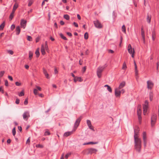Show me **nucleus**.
Returning a JSON list of instances; mask_svg holds the SVG:
<instances>
[{"mask_svg": "<svg viewBox=\"0 0 159 159\" xmlns=\"http://www.w3.org/2000/svg\"><path fill=\"white\" fill-rule=\"evenodd\" d=\"M18 129L20 132L22 131V128L21 126H18Z\"/></svg>", "mask_w": 159, "mask_h": 159, "instance_id": "nucleus-58", "label": "nucleus"}, {"mask_svg": "<svg viewBox=\"0 0 159 159\" xmlns=\"http://www.w3.org/2000/svg\"><path fill=\"white\" fill-rule=\"evenodd\" d=\"M88 127H89V128L90 129H91L93 131H95L94 130V129L92 128V125H91L89 126Z\"/></svg>", "mask_w": 159, "mask_h": 159, "instance_id": "nucleus-54", "label": "nucleus"}, {"mask_svg": "<svg viewBox=\"0 0 159 159\" xmlns=\"http://www.w3.org/2000/svg\"><path fill=\"white\" fill-rule=\"evenodd\" d=\"M77 17L79 20L81 19V17L79 14H78L77 15Z\"/></svg>", "mask_w": 159, "mask_h": 159, "instance_id": "nucleus-63", "label": "nucleus"}, {"mask_svg": "<svg viewBox=\"0 0 159 159\" xmlns=\"http://www.w3.org/2000/svg\"><path fill=\"white\" fill-rule=\"evenodd\" d=\"M16 34L17 35H18L20 34V27L19 26H18L16 27Z\"/></svg>", "mask_w": 159, "mask_h": 159, "instance_id": "nucleus-18", "label": "nucleus"}, {"mask_svg": "<svg viewBox=\"0 0 159 159\" xmlns=\"http://www.w3.org/2000/svg\"><path fill=\"white\" fill-rule=\"evenodd\" d=\"M27 21L24 19H21L20 20V25L21 27L25 29Z\"/></svg>", "mask_w": 159, "mask_h": 159, "instance_id": "nucleus-11", "label": "nucleus"}, {"mask_svg": "<svg viewBox=\"0 0 159 159\" xmlns=\"http://www.w3.org/2000/svg\"><path fill=\"white\" fill-rule=\"evenodd\" d=\"M12 133L13 135L14 136L16 133V128L15 127H14L12 130Z\"/></svg>", "mask_w": 159, "mask_h": 159, "instance_id": "nucleus-35", "label": "nucleus"}, {"mask_svg": "<svg viewBox=\"0 0 159 159\" xmlns=\"http://www.w3.org/2000/svg\"><path fill=\"white\" fill-rule=\"evenodd\" d=\"M30 142V138H29L27 140L26 143L27 144H29Z\"/></svg>", "mask_w": 159, "mask_h": 159, "instance_id": "nucleus-56", "label": "nucleus"}, {"mask_svg": "<svg viewBox=\"0 0 159 159\" xmlns=\"http://www.w3.org/2000/svg\"><path fill=\"white\" fill-rule=\"evenodd\" d=\"M98 142H88V143H89V144H98Z\"/></svg>", "mask_w": 159, "mask_h": 159, "instance_id": "nucleus-41", "label": "nucleus"}, {"mask_svg": "<svg viewBox=\"0 0 159 159\" xmlns=\"http://www.w3.org/2000/svg\"><path fill=\"white\" fill-rule=\"evenodd\" d=\"M88 153L89 154H92L93 153H96L98 151V150L95 148H89L87 149Z\"/></svg>", "mask_w": 159, "mask_h": 159, "instance_id": "nucleus-9", "label": "nucleus"}, {"mask_svg": "<svg viewBox=\"0 0 159 159\" xmlns=\"http://www.w3.org/2000/svg\"><path fill=\"white\" fill-rule=\"evenodd\" d=\"M152 36H156V33L154 30H153L152 32Z\"/></svg>", "mask_w": 159, "mask_h": 159, "instance_id": "nucleus-50", "label": "nucleus"}, {"mask_svg": "<svg viewBox=\"0 0 159 159\" xmlns=\"http://www.w3.org/2000/svg\"><path fill=\"white\" fill-rule=\"evenodd\" d=\"M84 38L85 39H87L88 38V34L87 32H86L84 34Z\"/></svg>", "mask_w": 159, "mask_h": 159, "instance_id": "nucleus-33", "label": "nucleus"}, {"mask_svg": "<svg viewBox=\"0 0 159 159\" xmlns=\"http://www.w3.org/2000/svg\"><path fill=\"white\" fill-rule=\"evenodd\" d=\"M148 103L147 100H146L145 101V103L143 105V113L144 115H145L146 114L148 108Z\"/></svg>", "mask_w": 159, "mask_h": 159, "instance_id": "nucleus-5", "label": "nucleus"}, {"mask_svg": "<svg viewBox=\"0 0 159 159\" xmlns=\"http://www.w3.org/2000/svg\"><path fill=\"white\" fill-rule=\"evenodd\" d=\"M73 24L75 27H78V25L75 22H73Z\"/></svg>", "mask_w": 159, "mask_h": 159, "instance_id": "nucleus-55", "label": "nucleus"}, {"mask_svg": "<svg viewBox=\"0 0 159 159\" xmlns=\"http://www.w3.org/2000/svg\"><path fill=\"white\" fill-rule=\"evenodd\" d=\"M107 89L109 92L111 93L112 92V89L110 86L108 87L107 88Z\"/></svg>", "mask_w": 159, "mask_h": 159, "instance_id": "nucleus-42", "label": "nucleus"}, {"mask_svg": "<svg viewBox=\"0 0 159 159\" xmlns=\"http://www.w3.org/2000/svg\"><path fill=\"white\" fill-rule=\"evenodd\" d=\"M143 139L144 143V147H145L146 146L147 143V139L146 134L145 132H143Z\"/></svg>", "mask_w": 159, "mask_h": 159, "instance_id": "nucleus-12", "label": "nucleus"}, {"mask_svg": "<svg viewBox=\"0 0 159 159\" xmlns=\"http://www.w3.org/2000/svg\"><path fill=\"white\" fill-rule=\"evenodd\" d=\"M15 84L16 86H20L21 85V84L18 82H16Z\"/></svg>", "mask_w": 159, "mask_h": 159, "instance_id": "nucleus-47", "label": "nucleus"}, {"mask_svg": "<svg viewBox=\"0 0 159 159\" xmlns=\"http://www.w3.org/2000/svg\"><path fill=\"white\" fill-rule=\"evenodd\" d=\"M20 101L19 99L17 98L15 102L16 104H18L20 102Z\"/></svg>", "mask_w": 159, "mask_h": 159, "instance_id": "nucleus-49", "label": "nucleus"}, {"mask_svg": "<svg viewBox=\"0 0 159 159\" xmlns=\"http://www.w3.org/2000/svg\"><path fill=\"white\" fill-rule=\"evenodd\" d=\"M60 23L61 25H63L64 24V22L63 21L61 20L60 21Z\"/></svg>", "mask_w": 159, "mask_h": 159, "instance_id": "nucleus-64", "label": "nucleus"}, {"mask_svg": "<svg viewBox=\"0 0 159 159\" xmlns=\"http://www.w3.org/2000/svg\"><path fill=\"white\" fill-rule=\"evenodd\" d=\"M54 73L55 74H57L58 73V71L56 67H55L54 69Z\"/></svg>", "mask_w": 159, "mask_h": 159, "instance_id": "nucleus-57", "label": "nucleus"}, {"mask_svg": "<svg viewBox=\"0 0 159 159\" xmlns=\"http://www.w3.org/2000/svg\"><path fill=\"white\" fill-rule=\"evenodd\" d=\"M122 30L124 33H126L125 27L124 25H123L122 27Z\"/></svg>", "mask_w": 159, "mask_h": 159, "instance_id": "nucleus-30", "label": "nucleus"}, {"mask_svg": "<svg viewBox=\"0 0 159 159\" xmlns=\"http://www.w3.org/2000/svg\"><path fill=\"white\" fill-rule=\"evenodd\" d=\"M139 131V129L138 127L134 129V146L135 149L138 152H140L141 147V139L138 138Z\"/></svg>", "mask_w": 159, "mask_h": 159, "instance_id": "nucleus-1", "label": "nucleus"}, {"mask_svg": "<svg viewBox=\"0 0 159 159\" xmlns=\"http://www.w3.org/2000/svg\"><path fill=\"white\" fill-rule=\"evenodd\" d=\"M18 4L17 3H15L13 7L12 12L11 13L9 16V18L11 20L12 19L14 16V14L15 13V11L18 8Z\"/></svg>", "mask_w": 159, "mask_h": 159, "instance_id": "nucleus-3", "label": "nucleus"}, {"mask_svg": "<svg viewBox=\"0 0 159 159\" xmlns=\"http://www.w3.org/2000/svg\"><path fill=\"white\" fill-rule=\"evenodd\" d=\"M8 78L11 81L13 80V78L11 76L9 75L8 76Z\"/></svg>", "mask_w": 159, "mask_h": 159, "instance_id": "nucleus-52", "label": "nucleus"}, {"mask_svg": "<svg viewBox=\"0 0 159 159\" xmlns=\"http://www.w3.org/2000/svg\"><path fill=\"white\" fill-rule=\"evenodd\" d=\"M36 87L37 88L36 89H37L38 91L39 90L41 91V90L42 89L40 87L38 86H36Z\"/></svg>", "mask_w": 159, "mask_h": 159, "instance_id": "nucleus-51", "label": "nucleus"}, {"mask_svg": "<svg viewBox=\"0 0 159 159\" xmlns=\"http://www.w3.org/2000/svg\"><path fill=\"white\" fill-rule=\"evenodd\" d=\"M151 15H149L148 14L147 17V22L150 23L151 22Z\"/></svg>", "mask_w": 159, "mask_h": 159, "instance_id": "nucleus-22", "label": "nucleus"}, {"mask_svg": "<svg viewBox=\"0 0 159 159\" xmlns=\"http://www.w3.org/2000/svg\"><path fill=\"white\" fill-rule=\"evenodd\" d=\"M141 106L140 105H139L138 107V109H137V115L138 116H140L141 115V113H142V110L140 109Z\"/></svg>", "mask_w": 159, "mask_h": 159, "instance_id": "nucleus-17", "label": "nucleus"}, {"mask_svg": "<svg viewBox=\"0 0 159 159\" xmlns=\"http://www.w3.org/2000/svg\"><path fill=\"white\" fill-rule=\"evenodd\" d=\"M27 40L29 41H32V37L30 36H28Z\"/></svg>", "mask_w": 159, "mask_h": 159, "instance_id": "nucleus-38", "label": "nucleus"}, {"mask_svg": "<svg viewBox=\"0 0 159 159\" xmlns=\"http://www.w3.org/2000/svg\"><path fill=\"white\" fill-rule=\"evenodd\" d=\"M74 80L75 82H76L78 81L80 82L81 81V79L80 77H76L74 78Z\"/></svg>", "mask_w": 159, "mask_h": 159, "instance_id": "nucleus-23", "label": "nucleus"}, {"mask_svg": "<svg viewBox=\"0 0 159 159\" xmlns=\"http://www.w3.org/2000/svg\"><path fill=\"white\" fill-rule=\"evenodd\" d=\"M24 95V91L23 90H22L18 94L20 97L23 96Z\"/></svg>", "mask_w": 159, "mask_h": 159, "instance_id": "nucleus-31", "label": "nucleus"}, {"mask_svg": "<svg viewBox=\"0 0 159 159\" xmlns=\"http://www.w3.org/2000/svg\"><path fill=\"white\" fill-rule=\"evenodd\" d=\"M50 134V132L48 131H46L44 134L45 136L49 135Z\"/></svg>", "mask_w": 159, "mask_h": 159, "instance_id": "nucleus-40", "label": "nucleus"}, {"mask_svg": "<svg viewBox=\"0 0 159 159\" xmlns=\"http://www.w3.org/2000/svg\"><path fill=\"white\" fill-rule=\"evenodd\" d=\"M121 91L118 88L115 89V94L116 97H120V95Z\"/></svg>", "mask_w": 159, "mask_h": 159, "instance_id": "nucleus-14", "label": "nucleus"}, {"mask_svg": "<svg viewBox=\"0 0 159 159\" xmlns=\"http://www.w3.org/2000/svg\"><path fill=\"white\" fill-rule=\"evenodd\" d=\"M82 118L81 116L79 117L76 120L74 127V128L73 129V131H75L76 130V129L79 126L80 121L81 120Z\"/></svg>", "mask_w": 159, "mask_h": 159, "instance_id": "nucleus-4", "label": "nucleus"}, {"mask_svg": "<svg viewBox=\"0 0 159 159\" xmlns=\"http://www.w3.org/2000/svg\"><path fill=\"white\" fill-rule=\"evenodd\" d=\"M138 119L139 121L141 120H142V117L141 116V115L138 116Z\"/></svg>", "mask_w": 159, "mask_h": 159, "instance_id": "nucleus-62", "label": "nucleus"}, {"mask_svg": "<svg viewBox=\"0 0 159 159\" xmlns=\"http://www.w3.org/2000/svg\"><path fill=\"white\" fill-rule=\"evenodd\" d=\"M87 123L88 126L89 125H91L92 124L91 121L89 120H87Z\"/></svg>", "mask_w": 159, "mask_h": 159, "instance_id": "nucleus-37", "label": "nucleus"}, {"mask_svg": "<svg viewBox=\"0 0 159 159\" xmlns=\"http://www.w3.org/2000/svg\"><path fill=\"white\" fill-rule=\"evenodd\" d=\"M64 18L67 20H68L70 19L69 16L67 14L64 15L63 16Z\"/></svg>", "mask_w": 159, "mask_h": 159, "instance_id": "nucleus-29", "label": "nucleus"}, {"mask_svg": "<svg viewBox=\"0 0 159 159\" xmlns=\"http://www.w3.org/2000/svg\"><path fill=\"white\" fill-rule=\"evenodd\" d=\"M29 3L28 4V6L29 7L33 3V1L32 0H30L28 1Z\"/></svg>", "mask_w": 159, "mask_h": 159, "instance_id": "nucleus-32", "label": "nucleus"}, {"mask_svg": "<svg viewBox=\"0 0 159 159\" xmlns=\"http://www.w3.org/2000/svg\"><path fill=\"white\" fill-rule=\"evenodd\" d=\"M34 93L36 95L38 94V90L36 89H34Z\"/></svg>", "mask_w": 159, "mask_h": 159, "instance_id": "nucleus-39", "label": "nucleus"}, {"mask_svg": "<svg viewBox=\"0 0 159 159\" xmlns=\"http://www.w3.org/2000/svg\"><path fill=\"white\" fill-rule=\"evenodd\" d=\"M35 54L36 55V56L37 57H38L39 56V48H38L35 51Z\"/></svg>", "mask_w": 159, "mask_h": 159, "instance_id": "nucleus-28", "label": "nucleus"}, {"mask_svg": "<svg viewBox=\"0 0 159 159\" xmlns=\"http://www.w3.org/2000/svg\"><path fill=\"white\" fill-rule=\"evenodd\" d=\"M157 120V115L154 114L152 115L151 119V125L152 127L156 123Z\"/></svg>", "mask_w": 159, "mask_h": 159, "instance_id": "nucleus-7", "label": "nucleus"}, {"mask_svg": "<svg viewBox=\"0 0 159 159\" xmlns=\"http://www.w3.org/2000/svg\"><path fill=\"white\" fill-rule=\"evenodd\" d=\"M28 103V99L27 98L25 99V101L24 102V104L25 105H26Z\"/></svg>", "mask_w": 159, "mask_h": 159, "instance_id": "nucleus-48", "label": "nucleus"}, {"mask_svg": "<svg viewBox=\"0 0 159 159\" xmlns=\"http://www.w3.org/2000/svg\"><path fill=\"white\" fill-rule=\"evenodd\" d=\"M141 35L144 43H145V39L144 31H141Z\"/></svg>", "mask_w": 159, "mask_h": 159, "instance_id": "nucleus-20", "label": "nucleus"}, {"mask_svg": "<svg viewBox=\"0 0 159 159\" xmlns=\"http://www.w3.org/2000/svg\"><path fill=\"white\" fill-rule=\"evenodd\" d=\"M128 51L129 53L131 54V56L133 58L134 57V49H132L131 46L130 44H129L128 47Z\"/></svg>", "mask_w": 159, "mask_h": 159, "instance_id": "nucleus-6", "label": "nucleus"}, {"mask_svg": "<svg viewBox=\"0 0 159 159\" xmlns=\"http://www.w3.org/2000/svg\"><path fill=\"white\" fill-rule=\"evenodd\" d=\"M127 68V66L126 63L124 62L123 65L122 69H123L125 70Z\"/></svg>", "mask_w": 159, "mask_h": 159, "instance_id": "nucleus-36", "label": "nucleus"}, {"mask_svg": "<svg viewBox=\"0 0 159 159\" xmlns=\"http://www.w3.org/2000/svg\"><path fill=\"white\" fill-rule=\"evenodd\" d=\"M30 116L29 112L28 111H25L23 114V118L25 120H27Z\"/></svg>", "mask_w": 159, "mask_h": 159, "instance_id": "nucleus-10", "label": "nucleus"}, {"mask_svg": "<svg viewBox=\"0 0 159 159\" xmlns=\"http://www.w3.org/2000/svg\"><path fill=\"white\" fill-rule=\"evenodd\" d=\"M109 52L111 53H113L114 52V51L112 50H109Z\"/></svg>", "mask_w": 159, "mask_h": 159, "instance_id": "nucleus-61", "label": "nucleus"}, {"mask_svg": "<svg viewBox=\"0 0 159 159\" xmlns=\"http://www.w3.org/2000/svg\"><path fill=\"white\" fill-rule=\"evenodd\" d=\"M41 52L42 54L43 55H44L45 54V50L44 48L42 45V46L41 49Z\"/></svg>", "mask_w": 159, "mask_h": 159, "instance_id": "nucleus-25", "label": "nucleus"}, {"mask_svg": "<svg viewBox=\"0 0 159 159\" xmlns=\"http://www.w3.org/2000/svg\"><path fill=\"white\" fill-rule=\"evenodd\" d=\"M5 85L6 86H8V81L7 80H5Z\"/></svg>", "mask_w": 159, "mask_h": 159, "instance_id": "nucleus-43", "label": "nucleus"}, {"mask_svg": "<svg viewBox=\"0 0 159 159\" xmlns=\"http://www.w3.org/2000/svg\"><path fill=\"white\" fill-rule=\"evenodd\" d=\"M5 26V22H3L0 25V30H2Z\"/></svg>", "mask_w": 159, "mask_h": 159, "instance_id": "nucleus-27", "label": "nucleus"}, {"mask_svg": "<svg viewBox=\"0 0 159 159\" xmlns=\"http://www.w3.org/2000/svg\"><path fill=\"white\" fill-rule=\"evenodd\" d=\"M60 36L63 39L65 40H67V39L62 34L60 33Z\"/></svg>", "mask_w": 159, "mask_h": 159, "instance_id": "nucleus-26", "label": "nucleus"}, {"mask_svg": "<svg viewBox=\"0 0 159 159\" xmlns=\"http://www.w3.org/2000/svg\"><path fill=\"white\" fill-rule=\"evenodd\" d=\"M11 142V140L10 139H8L7 141V143L10 144Z\"/></svg>", "mask_w": 159, "mask_h": 159, "instance_id": "nucleus-60", "label": "nucleus"}, {"mask_svg": "<svg viewBox=\"0 0 159 159\" xmlns=\"http://www.w3.org/2000/svg\"><path fill=\"white\" fill-rule=\"evenodd\" d=\"M134 69H135V72L136 76H137L138 75V70H137V66L135 61H134Z\"/></svg>", "mask_w": 159, "mask_h": 159, "instance_id": "nucleus-21", "label": "nucleus"}, {"mask_svg": "<svg viewBox=\"0 0 159 159\" xmlns=\"http://www.w3.org/2000/svg\"><path fill=\"white\" fill-rule=\"evenodd\" d=\"M113 16L114 18H115L116 17V15L115 14V12L113 11L112 13Z\"/></svg>", "mask_w": 159, "mask_h": 159, "instance_id": "nucleus-53", "label": "nucleus"}, {"mask_svg": "<svg viewBox=\"0 0 159 159\" xmlns=\"http://www.w3.org/2000/svg\"><path fill=\"white\" fill-rule=\"evenodd\" d=\"M67 34L69 36L71 37L72 36V35L71 33L70 32H67Z\"/></svg>", "mask_w": 159, "mask_h": 159, "instance_id": "nucleus-59", "label": "nucleus"}, {"mask_svg": "<svg viewBox=\"0 0 159 159\" xmlns=\"http://www.w3.org/2000/svg\"><path fill=\"white\" fill-rule=\"evenodd\" d=\"M8 52L11 55H12L13 54V52L11 50H9L8 51Z\"/></svg>", "mask_w": 159, "mask_h": 159, "instance_id": "nucleus-44", "label": "nucleus"}, {"mask_svg": "<svg viewBox=\"0 0 159 159\" xmlns=\"http://www.w3.org/2000/svg\"><path fill=\"white\" fill-rule=\"evenodd\" d=\"M43 73L46 77L48 79H49L50 78V77L49 76V75L48 73L47 70L44 67L43 68Z\"/></svg>", "mask_w": 159, "mask_h": 159, "instance_id": "nucleus-15", "label": "nucleus"}, {"mask_svg": "<svg viewBox=\"0 0 159 159\" xmlns=\"http://www.w3.org/2000/svg\"><path fill=\"white\" fill-rule=\"evenodd\" d=\"M15 25H12L11 26V29L12 30L15 28Z\"/></svg>", "mask_w": 159, "mask_h": 159, "instance_id": "nucleus-45", "label": "nucleus"}, {"mask_svg": "<svg viewBox=\"0 0 159 159\" xmlns=\"http://www.w3.org/2000/svg\"><path fill=\"white\" fill-rule=\"evenodd\" d=\"M33 52L31 51H30L29 52V59L30 60H31L32 59V58L33 57Z\"/></svg>", "mask_w": 159, "mask_h": 159, "instance_id": "nucleus-24", "label": "nucleus"}, {"mask_svg": "<svg viewBox=\"0 0 159 159\" xmlns=\"http://www.w3.org/2000/svg\"><path fill=\"white\" fill-rule=\"evenodd\" d=\"M93 23L95 26L98 28L100 29L102 28V25L99 21L96 20L93 21Z\"/></svg>", "mask_w": 159, "mask_h": 159, "instance_id": "nucleus-8", "label": "nucleus"}, {"mask_svg": "<svg viewBox=\"0 0 159 159\" xmlns=\"http://www.w3.org/2000/svg\"><path fill=\"white\" fill-rule=\"evenodd\" d=\"M106 66L107 65L106 64L104 66H99L98 68L97 71V76L99 78L101 77L102 73Z\"/></svg>", "mask_w": 159, "mask_h": 159, "instance_id": "nucleus-2", "label": "nucleus"}, {"mask_svg": "<svg viewBox=\"0 0 159 159\" xmlns=\"http://www.w3.org/2000/svg\"><path fill=\"white\" fill-rule=\"evenodd\" d=\"M125 84V81H123L121 83H120L119 87L118 89H120L122 88L123 87H124Z\"/></svg>", "mask_w": 159, "mask_h": 159, "instance_id": "nucleus-19", "label": "nucleus"}, {"mask_svg": "<svg viewBox=\"0 0 159 159\" xmlns=\"http://www.w3.org/2000/svg\"><path fill=\"white\" fill-rule=\"evenodd\" d=\"M5 72L4 71H2L0 72V78H1L3 76Z\"/></svg>", "mask_w": 159, "mask_h": 159, "instance_id": "nucleus-34", "label": "nucleus"}, {"mask_svg": "<svg viewBox=\"0 0 159 159\" xmlns=\"http://www.w3.org/2000/svg\"><path fill=\"white\" fill-rule=\"evenodd\" d=\"M40 39V37H37L36 39V42L37 43L38 42L39 40Z\"/></svg>", "mask_w": 159, "mask_h": 159, "instance_id": "nucleus-46", "label": "nucleus"}, {"mask_svg": "<svg viewBox=\"0 0 159 159\" xmlns=\"http://www.w3.org/2000/svg\"><path fill=\"white\" fill-rule=\"evenodd\" d=\"M74 131H73V130L72 131H68V132H66L64 134V136H65L66 137H68V136L72 134L73 132Z\"/></svg>", "mask_w": 159, "mask_h": 159, "instance_id": "nucleus-16", "label": "nucleus"}, {"mask_svg": "<svg viewBox=\"0 0 159 159\" xmlns=\"http://www.w3.org/2000/svg\"><path fill=\"white\" fill-rule=\"evenodd\" d=\"M147 88L148 89H151L153 87L154 84L151 81L148 80L147 82Z\"/></svg>", "mask_w": 159, "mask_h": 159, "instance_id": "nucleus-13", "label": "nucleus"}]
</instances>
